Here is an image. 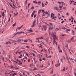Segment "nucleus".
Listing matches in <instances>:
<instances>
[{
  "label": "nucleus",
  "mask_w": 76,
  "mask_h": 76,
  "mask_svg": "<svg viewBox=\"0 0 76 76\" xmlns=\"http://www.w3.org/2000/svg\"><path fill=\"white\" fill-rule=\"evenodd\" d=\"M35 22H36V20H34L33 22V24L34 25H36L35 24Z\"/></svg>",
  "instance_id": "obj_18"
},
{
  "label": "nucleus",
  "mask_w": 76,
  "mask_h": 76,
  "mask_svg": "<svg viewBox=\"0 0 76 76\" xmlns=\"http://www.w3.org/2000/svg\"><path fill=\"white\" fill-rule=\"evenodd\" d=\"M42 7H45V5H44V4H43V3L42 2Z\"/></svg>",
  "instance_id": "obj_20"
},
{
  "label": "nucleus",
  "mask_w": 76,
  "mask_h": 76,
  "mask_svg": "<svg viewBox=\"0 0 76 76\" xmlns=\"http://www.w3.org/2000/svg\"><path fill=\"white\" fill-rule=\"evenodd\" d=\"M26 47H27V48H29V47L28 46H26Z\"/></svg>",
  "instance_id": "obj_61"
},
{
  "label": "nucleus",
  "mask_w": 76,
  "mask_h": 76,
  "mask_svg": "<svg viewBox=\"0 0 76 76\" xmlns=\"http://www.w3.org/2000/svg\"><path fill=\"white\" fill-rule=\"evenodd\" d=\"M35 11H34L31 14V18H32L33 16H34V15L35 14Z\"/></svg>",
  "instance_id": "obj_9"
},
{
  "label": "nucleus",
  "mask_w": 76,
  "mask_h": 76,
  "mask_svg": "<svg viewBox=\"0 0 76 76\" xmlns=\"http://www.w3.org/2000/svg\"><path fill=\"white\" fill-rule=\"evenodd\" d=\"M52 35L53 37V38L54 40V42L53 43V44H56V40H57V37L56 34V32L54 31H53Z\"/></svg>",
  "instance_id": "obj_1"
},
{
  "label": "nucleus",
  "mask_w": 76,
  "mask_h": 76,
  "mask_svg": "<svg viewBox=\"0 0 76 76\" xmlns=\"http://www.w3.org/2000/svg\"><path fill=\"white\" fill-rule=\"evenodd\" d=\"M39 61H42V59H41V58L39 59Z\"/></svg>",
  "instance_id": "obj_47"
},
{
  "label": "nucleus",
  "mask_w": 76,
  "mask_h": 76,
  "mask_svg": "<svg viewBox=\"0 0 76 76\" xmlns=\"http://www.w3.org/2000/svg\"><path fill=\"white\" fill-rule=\"evenodd\" d=\"M32 54H33V56H34V57L35 56V54H34V53H32Z\"/></svg>",
  "instance_id": "obj_35"
},
{
  "label": "nucleus",
  "mask_w": 76,
  "mask_h": 76,
  "mask_svg": "<svg viewBox=\"0 0 76 76\" xmlns=\"http://www.w3.org/2000/svg\"><path fill=\"white\" fill-rule=\"evenodd\" d=\"M59 7L60 9H61V8L63 7V5H62L61 6L60 5H59Z\"/></svg>",
  "instance_id": "obj_31"
},
{
  "label": "nucleus",
  "mask_w": 76,
  "mask_h": 76,
  "mask_svg": "<svg viewBox=\"0 0 76 76\" xmlns=\"http://www.w3.org/2000/svg\"><path fill=\"white\" fill-rule=\"evenodd\" d=\"M51 17L52 19H56L57 18V17H54V14L53 13H51Z\"/></svg>",
  "instance_id": "obj_3"
},
{
  "label": "nucleus",
  "mask_w": 76,
  "mask_h": 76,
  "mask_svg": "<svg viewBox=\"0 0 76 76\" xmlns=\"http://www.w3.org/2000/svg\"><path fill=\"white\" fill-rule=\"evenodd\" d=\"M38 4H41V1H39L38 2Z\"/></svg>",
  "instance_id": "obj_37"
},
{
  "label": "nucleus",
  "mask_w": 76,
  "mask_h": 76,
  "mask_svg": "<svg viewBox=\"0 0 76 76\" xmlns=\"http://www.w3.org/2000/svg\"><path fill=\"white\" fill-rule=\"evenodd\" d=\"M74 75H75V76H76V73H74Z\"/></svg>",
  "instance_id": "obj_64"
},
{
  "label": "nucleus",
  "mask_w": 76,
  "mask_h": 76,
  "mask_svg": "<svg viewBox=\"0 0 76 76\" xmlns=\"http://www.w3.org/2000/svg\"><path fill=\"white\" fill-rule=\"evenodd\" d=\"M16 75H17V74H16V73H14L12 75V76H15Z\"/></svg>",
  "instance_id": "obj_15"
},
{
  "label": "nucleus",
  "mask_w": 76,
  "mask_h": 76,
  "mask_svg": "<svg viewBox=\"0 0 76 76\" xmlns=\"http://www.w3.org/2000/svg\"><path fill=\"white\" fill-rule=\"evenodd\" d=\"M44 13H45L46 14H48V13H49L48 12H44Z\"/></svg>",
  "instance_id": "obj_30"
},
{
  "label": "nucleus",
  "mask_w": 76,
  "mask_h": 76,
  "mask_svg": "<svg viewBox=\"0 0 76 76\" xmlns=\"http://www.w3.org/2000/svg\"><path fill=\"white\" fill-rule=\"evenodd\" d=\"M58 7H56L54 8V9L56 10H57L58 12H60V10L58 9Z\"/></svg>",
  "instance_id": "obj_4"
},
{
  "label": "nucleus",
  "mask_w": 76,
  "mask_h": 76,
  "mask_svg": "<svg viewBox=\"0 0 76 76\" xmlns=\"http://www.w3.org/2000/svg\"><path fill=\"white\" fill-rule=\"evenodd\" d=\"M33 3H35V4H38V2H36V1H33Z\"/></svg>",
  "instance_id": "obj_23"
},
{
  "label": "nucleus",
  "mask_w": 76,
  "mask_h": 76,
  "mask_svg": "<svg viewBox=\"0 0 76 76\" xmlns=\"http://www.w3.org/2000/svg\"><path fill=\"white\" fill-rule=\"evenodd\" d=\"M36 15L35 14L34 15V18H36Z\"/></svg>",
  "instance_id": "obj_44"
},
{
  "label": "nucleus",
  "mask_w": 76,
  "mask_h": 76,
  "mask_svg": "<svg viewBox=\"0 0 76 76\" xmlns=\"http://www.w3.org/2000/svg\"><path fill=\"white\" fill-rule=\"evenodd\" d=\"M26 31H28V32H33V31H32V30H27Z\"/></svg>",
  "instance_id": "obj_13"
},
{
  "label": "nucleus",
  "mask_w": 76,
  "mask_h": 76,
  "mask_svg": "<svg viewBox=\"0 0 76 76\" xmlns=\"http://www.w3.org/2000/svg\"><path fill=\"white\" fill-rule=\"evenodd\" d=\"M10 18H9V20L8 21V22H10Z\"/></svg>",
  "instance_id": "obj_56"
},
{
  "label": "nucleus",
  "mask_w": 76,
  "mask_h": 76,
  "mask_svg": "<svg viewBox=\"0 0 76 76\" xmlns=\"http://www.w3.org/2000/svg\"><path fill=\"white\" fill-rule=\"evenodd\" d=\"M16 3L17 4V6H18V5H19V1H18L17 2V0H16Z\"/></svg>",
  "instance_id": "obj_10"
},
{
  "label": "nucleus",
  "mask_w": 76,
  "mask_h": 76,
  "mask_svg": "<svg viewBox=\"0 0 76 76\" xmlns=\"http://www.w3.org/2000/svg\"><path fill=\"white\" fill-rule=\"evenodd\" d=\"M71 18L72 19H73V20L74 19V18H73V16H71Z\"/></svg>",
  "instance_id": "obj_42"
},
{
  "label": "nucleus",
  "mask_w": 76,
  "mask_h": 76,
  "mask_svg": "<svg viewBox=\"0 0 76 76\" xmlns=\"http://www.w3.org/2000/svg\"><path fill=\"white\" fill-rule=\"evenodd\" d=\"M8 60H9V59L10 58V56H8Z\"/></svg>",
  "instance_id": "obj_60"
},
{
  "label": "nucleus",
  "mask_w": 76,
  "mask_h": 76,
  "mask_svg": "<svg viewBox=\"0 0 76 76\" xmlns=\"http://www.w3.org/2000/svg\"><path fill=\"white\" fill-rule=\"evenodd\" d=\"M69 59L70 60H73V59L72 58H69Z\"/></svg>",
  "instance_id": "obj_45"
},
{
  "label": "nucleus",
  "mask_w": 76,
  "mask_h": 76,
  "mask_svg": "<svg viewBox=\"0 0 76 76\" xmlns=\"http://www.w3.org/2000/svg\"><path fill=\"white\" fill-rule=\"evenodd\" d=\"M66 15H67V16H69V13L68 12H67V13H66Z\"/></svg>",
  "instance_id": "obj_53"
},
{
  "label": "nucleus",
  "mask_w": 76,
  "mask_h": 76,
  "mask_svg": "<svg viewBox=\"0 0 76 76\" xmlns=\"http://www.w3.org/2000/svg\"><path fill=\"white\" fill-rule=\"evenodd\" d=\"M2 60H3V61H4V58H2Z\"/></svg>",
  "instance_id": "obj_57"
},
{
  "label": "nucleus",
  "mask_w": 76,
  "mask_h": 76,
  "mask_svg": "<svg viewBox=\"0 0 76 76\" xmlns=\"http://www.w3.org/2000/svg\"><path fill=\"white\" fill-rule=\"evenodd\" d=\"M73 2H74V1H69V2H70V3H73Z\"/></svg>",
  "instance_id": "obj_41"
},
{
  "label": "nucleus",
  "mask_w": 76,
  "mask_h": 76,
  "mask_svg": "<svg viewBox=\"0 0 76 76\" xmlns=\"http://www.w3.org/2000/svg\"><path fill=\"white\" fill-rule=\"evenodd\" d=\"M26 56H28V57H29V55H28V54H27V53H26Z\"/></svg>",
  "instance_id": "obj_48"
},
{
  "label": "nucleus",
  "mask_w": 76,
  "mask_h": 76,
  "mask_svg": "<svg viewBox=\"0 0 76 76\" xmlns=\"http://www.w3.org/2000/svg\"><path fill=\"white\" fill-rule=\"evenodd\" d=\"M62 71H63V72H65V67H64L63 69L61 70Z\"/></svg>",
  "instance_id": "obj_16"
},
{
  "label": "nucleus",
  "mask_w": 76,
  "mask_h": 76,
  "mask_svg": "<svg viewBox=\"0 0 76 76\" xmlns=\"http://www.w3.org/2000/svg\"><path fill=\"white\" fill-rule=\"evenodd\" d=\"M36 24H33V25H32V26L31 27V28H33V27H34V26H35Z\"/></svg>",
  "instance_id": "obj_28"
},
{
  "label": "nucleus",
  "mask_w": 76,
  "mask_h": 76,
  "mask_svg": "<svg viewBox=\"0 0 76 76\" xmlns=\"http://www.w3.org/2000/svg\"><path fill=\"white\" fill-rule=\"evenodd\" d=\"M60 65V63H59V64H58L55 65V66H56V67H58V66H59Z\"/></svg>",
  "instance_id": "obj_14"
},
{
  "label": "nucleus",
  "mask_w": 76,
  "mask_h": 76,
  "mask_svg": "<svg viewBox=\"0 0 76 76\" xmlns=\"http://www.w3.org/2000/svg\"><path fill=\"white\" fill-rule=\"evenodd\" d=\"M50 25H51V26H53V23H49Z\"/></svg>",
  "instance_id": "obj_40"
},
{
  "label": "nucleus",
  "mask_w": 76,
  "mask_h": 76,
  "mask_svg": "<svg viewBox=\"0 0 76 76\" xmlns=\"http://www.w3.org/2000/svg\"><path fill=\"white\" fill-rule=\"evenodd\" d=\"M64 58L65 60H66V58H65L63 56L61 59H60V60H61V62H63L62 60H64Z\"/></svg>",
  "instance_id": "obj_6"
},
{
  "label": "nucleus",
  "mask_w": 76,
  "mask_h": 76,
  "mask_svg": "<svg viewBox=\"0 0 76 76\" xmlns=\"http://www.w3.org/2000/svg\"><path fill=\"white\" fill-rule=\"evenodd\" d=\"M11 68H14L15 69H19V68L15 67L13 66H11Z\"/></svg>",
  "instance_id": "obj_11"
},
{
  "label": "nucleus",
  "mask_w": 76,
  "mask_h": 76,
  "mask_svg": "<svg viewBox=\"0 0 76 76\" xmlns=\"http://www.w3.org/2000/svg\"><path fill=\"white\" fill-rule=\"evenodd\" d=\"M27 1H28V0H26V3H27Z\"/></svg>",
  "instance_id": "obj_59"
},
{
  "label": "nucleus",
  "mask_w": 76,
  "mask_h": 76,
  "mask_svg": "<svg viewBox=\"0 0 76 76\" xmlns=\"http://www.w3.org/2000/svg\"><path fill=\"white\" fill-rule=\"evenodd\" d=\"M50 74H53V69H52V71L50 72Z\"/></svg>",
  "instance_id": "obj_22"
},
{
  "label": "nucleus",
  "mask_w": 76,
  "mask_h": 76,
  "mask_svg": "<svg viewBox=\"0 0 76 76\" xmlns=\"http://www.w3.org/2000/svg\"><path fill=\"white\" fill-rule=\"evenodd\" d=\"M59 30V29L58 28H56L55 29V30L56 31H58Z\"/></svg>",
  "instance_id": "obj_26"
},
{
  "label": "nucleus",
  "mask_w": 76,
  "mask_h": 76,
  "mask_svg": "<svg viewBox=\"0 0 76 76\" xmlns=\"http://www.w3.org/2000/svg\"><path fill=\"white\" fill-rule=\"evenodd\" d=\"M49 29L50 30H53V27H49Z\"/></svg>",
  "instance_id": "obj_19"
},
{
  "label": "nucleus",
  "mask_w": 76,
  "mask_h": 76,
  "mask_svg": "<svg viewBox=\"0 0 76 76\" xmlns=\"http://www.w3.org/2000/svg\"><path fill=\"white\" fill-rule=\"evenodd\" d=\"M73 39H74V37H72V38H71V39L69 40V42H71L72 41Z\"/></svg>",
  "instance_id": "obj_12"
},
{
  "label": "nucleus",
  "mask_w": 76,
  "mask_h": 76,
  "mask_svg": "<svg viewBox=\"0 0 76 76\" xmlns=\"http://www.w3.org/2000/svg\"><path fill=\"white\" fill-rule=\"evenodd\" d=\"M39 38H36V39H37V41H39Z\"/></svg>",
  "instance_id": "obj_36"
},
{
  "label": "nucleus",
  "mask_w": 76,
  "mask_h": 76,
  "mask_svg": "<svg viewBox=\"0 0 76 76\" xmlns=\"http://www.w3.org/2000/svg\"><path fill=\"white\" fill-rule=\"evenodd\" d=\"M18 51H16V54H18Z\"/></svg>",
  "instance_id": "obj_63"
},
{
  "label": "nucleus",
  "mask_w": 76,
  "mask_h": 76,
  "mask_svg": "<svg viewBox=\"0 0 76 76\" xmlns=\"http://www.w3.org/2000/svg\"><path fill=\"white\" fill-rule=\"evenodd\" d=\"M9 42H6V44H9Z\"/></svg>",
  "instance_id": "obj_39"
},
{
  "label": "nucleus",
  "mask_w": 76,
  "mask_h": 76,
  "mask_svg": "<svg viewBox=\"0 0 76 76\" xmlns=\"http://www.w3.org/2000/svg\"><path fill=\"white\" fill-rule=\"evenodd\" d=\"M30 3H29L28 4V7H29V6H30Z\"/></svg>",
  "instance_id": "obj_49"
},
{
  "label": "nucleus",
  "mask_w": 76,
  "mask_h": 76,
  "mask_svg": "<svg viewBox=\"0 0 76 76\" xmlns=\"http://www.w3.org/2000/svg\"><path fill=\"white\" fill-rule=\"evenodd\" d=\"M30 35H35V34L31 33V34H30Z\"/></svg>",
  "instance_id": "obj_43"
},
{
  "label": "nucleus",
  "mask_w": 76,
  "mask_h": 76,
  "mask_svg": "<svg viewBox=\"0 0 76 76\" xmlns=\"http://www.w3.org/2000/svg\"><path fill=\"white\" fill-rule=\"evenodd\" d=\"M22 32H21L20 31V32H18L16 33V34H15L14 35H20V34H21V33Z\"/></svg>",
  "instance_id": "obj_7"
},
{
  "label": "nucleus",
  "mask_w": 76,
  "mask_h": 76,
  "mask_svg": "<svg viewBox=\"0 0 76 76\" xmlns=\"http://www.w3.org/2000/svg\"><path fill=\"white\" fill-rule=\"evenodd\" d=\"M10 41H12V42H16V41H15L14 40H12V39H10Z\"/></svg>",
  "instance_id": "obj_21"
},
{
  "label": "nucleus",
  "mask_w": 76,
  "mask_h": 76,
  "mask_svg": "<svg viewBox=\"0 0 76 76\" xmlns=\"http://www.w3.org/2000/svg\"><path fill=\"white\" fill-rule=\"evenodd\" d=\"M44 29L45 31H46L47 30V26L45 25H43L42 28V31H44Z\"/></svg>",
  "instance_id": "obj_2"
},
{
  "label": "nucleus",
  "mask_w": 76,
  "mask_h": 76,
  "mask_svg": "<svg viewBox=\"0 0 76 76\" xmlns=\"http://www.w3.org/2000/svg\"><path fill=\"white\" fill-rule=\"evenodd\" d=\"M61 3H62V5H63V4H64V5H65V4H64V3L63 2H62Z\"/></svg>",
  "instance_id": "obj_38"
},
{
  "label": "nucleus",
  "mask_w": 76,
  "mask_h": 76,
  "mask_svg": "<svg viewBox=\"0 0 76 76\" xmlns=\"http://www.w3.org/2000/svg\"><path fill=\"white\" fill-rule=\"evenodd\" d=\"M41 12V10H39V11H38V14H40V12Z\"/></svg>",
  "instance_id": "obj_29"
},
{
  "label": "nucleus",
  "mask_w": 76,
  "mask_h": 76,
  "mask_svg": "<svg viewBox=\"0 0 76 76\" xmlns=\"http://www.w3.org/2000/svg\"><path fill=\"white\" fill-rule=\"evenodd\" d=\"M21 32V33H23V34H25V32H23V31H20Z\"/></svg>",
  "instance_id": "obj_52"
},
{
  "label": "nucleus",
  "mask_w": 76,
  "mask_h": 76,
  "mask_svg": "<svg viewBox=\"0 0 76 76\" xmlns=\"http://www.w3.org/2000/svg\"><path fill=\"white\" fill-rule=\"evenodd\" d=\"M24 42H28V40H24Z\"/></svg>",
  "instance_id": "obj_32"
},
{
  "label": "nucleus",
  "mask_w": 76,
  "mask_h": 76,
  "mask_svg": "<svg viewBox=\"0 0 76 76\" xmlns=\"http://www.w3.org/2000/svg\"><path fill=\"white\" fill-rule=\"evenodd\" d=\"M22 52L21 51L18 52L19 54H22Z\"/></svg>",
  "instance_id": "obj_46"
},
{
  "label": "nucleus",
  "mask_w": 76,
  "mask_h": 76,
  "mask_svg": "<svg viewBox=\"0 0 76 76\" xmlns=\"http://www.w3.org/2000/svg\"><path fill=\"white\" fill-rule=\"evenodd\" d=\"M2 16H4V12H2Z\"/></svg>",
  "instance_id": "obj_27"
},
{
  "label": "nucleus",
  "mask_w": 76,
  "mask_h": 76,
  "mask_svg": "<svg viewBox=\"0 0 76 76\" xmlns=\"http://www.w3.org/2000/svg\"><path fill=\"white\" fill-rule=\"evenodd\" d=\"M22 27H23V25H22V26H21L20 27H17V29H16V31H17V30L18 29V30H20V29H21V28H22Z\"/></svg>",
  "instance_id": "obj_5"
},
{
  "label": "nucleus",
  "mask_w": 76,
  "mask_h": 76,
  "mask_svg": "<svg viewBox=\"0 0 76 76\" xmlns=\"http://www.w3.org/2000/svg\"><path fill=\"white\" fill-rule=\"evenodd\" d=\"M21 57H22V56H18V58H21Z\"/></svg>",
  "instance_id": "obj_62"
},
{
  "label": "nucleus",
  "mask_w": 76,
  "mask_h": 76,
  "mask_svg": "<svg viewBox=\"0 0 76 76\" xmlns=\"http://www.w3.org/2000/svg\"><path fill=\"white\" fill-rule=\"evenodd\" d=\"M64 22V21L63 20V21H62V22H61V23L63 24V22Z\"/></svg>",
  "instance_id": "obj_51"
},
{
  "label": "nucleus",
  "mask_w": 76,
  "mask_h": 76,
  "mask_svg": "<svg viewBox=\"0 0 76 76\" xmlns=\"http://www.w3.org/2000/svg\"><path fill=\"white\" fill-rule=\"evenodd\" d=\"M18 41L19 42H20L21 43V44H22V42L21 41H22V42H23V40L22 39L20 40V39H19L18 40Z\"/></svg>",
  "instance_id": "obj_8"
},
{
  "label": "nucleus",
  "mask_w": 76,
  "mask_h": 76,
  "mask_svg": "<svg viewBox=\"0 0 76 76\" xmlns=\"http://www.w3.org/2000/svg\"><path fill=\"white\" fill-rule=\"evenodd\" d=\"M39 38L41 39H42L44 38V37H41Z\"/></svg>",
  "instance_id": "obj_33"
},
{
  "label": "nucleus",
  "mask_w": 76,
  "mask_h": 76,
  "mask_svg": "<svg viewBox=\"0 0 76 76\" xmlns=\"http://www.w3.org/2000/svg\"><path fill=\"white\" fill-rule=\"evenodd\" d=\"M12 42H9V44H12Z\"/></svg>",
  "instance_id": "obj_50"
},
{
  "label": "nucleus",
  "mask_w": 76,
  "mask_h": 76,
  "mask_svg": "<svg viewBox=\"0 0 76 76\" xmlns=\"http://www.w3.org/2000/svg\"><path fill=\"white\" fill-rule=\"evenodd\" d=\"M34 9V7H32L31 8V9H32L33 10Z\"/></svg>",
  "instance_id": "obj_34"
},
{
  "label": "nucleus",
  "mask_w": 76,
  "mask_h": 76,
  "mask_svg": "<svg viewBox=\"0 0 76 76\" xmlns=\"http://www.w3.org/2000/svg\"><path fill=\"white\" fill-rule=\"evenodd\" d=\"M30 61H31V60L29 59H28V62H29Z\"/></svg>",
  "instance_id": "obj_55"
},
{
  "label": "nucleus",
  "mask_w": 76,
  "mask_h": 76,
  "mask_svg": "<svg viewBox=\"0 0 76 76\" xmlns=\"http://www.w3.org/2000/svg\"><path fill=\"white\" fill-rule=\"evenodd\" d=\"M16 22H15V23L12 25V26H15V25H16Z\"/></svg>",
  "instance_id": "obj_24"
},
{
  "label": "nucleus",
  "mask_w": 76,
  "mask_h": 76,
  "mask_svg": "<svg viewBox=\"0 0 76 76\" xmlns=\"http://www.w3.org/2000/svg\"><path fill=\"white\" fill-rule=\"evenodd\" d=\"M9 4L11 7H12V8H13V9H15V7H13L12 5H11V4H10L9 3Z\"/></svg>",
  "instance_id": "obj_17"
},
{
  "label": "nucleus",
  "mask_w": 76,
  "mask_h": 76,
  "mask_svg": "<svg viewBox=\"0 0 76 76\" xmlns=\"http://www.w3.org/2000/svg\"><path fill=\"white\" fill-rule=\"evenodd\" d=\"M63 9H64L65 10H66V7H64L63 8Z\"/></svg>",
  "instance_id": "obj_58"
},
{
  "label": "nucleus",
  "mask_w": 76,
  "mask_h": 76,
  "mask_svg": "<svg viewBox=\"0 0 76 76\" xmlns=\"http://www.w3.org/2000/svg\"><path fill=\"white\" fill-rule=\"evenodd\" d=\"M59 52H61V53H62V50H61V49H58Z\"/></svg>",
  "instance_id": "obj_25"
},
{
  "label": "nucleus",
  "mask_w": 76,
  "mask_h": 76,
  "mask_svg": "<svg viewBox=\"0 0 76 76\" xmlns=\"http://www.w3.org/2000/svg\"><path fill=\"white\" fill-rule=\"evenodd\" d=\"M24 59H25V58H23V59H21V60H22V61H23L24 60Z\"/></svg>",
  "instance_id": "obj_54"
}]
</instances>
